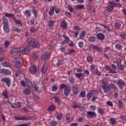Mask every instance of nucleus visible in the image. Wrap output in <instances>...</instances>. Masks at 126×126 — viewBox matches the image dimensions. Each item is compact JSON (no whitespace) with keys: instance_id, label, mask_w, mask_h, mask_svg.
Instances as JSON below:
<instances>
[{"instance_id":"61","label":"nucleus","mask_w":126,"mask_h":126,"mask_svg":"<svg viewBox=\"0 0 126 126\" xmlns=\"http://www.w3.org/2000/svg\"><path fill=\"white\" fill-rule=\"evenodd\" d=\"M102 83L103 84H107V83H108V80H107V79H103L102 80Z\"/></svg>"},{"instance_id":"32","label":"nucleus","mask_w":126,"mask_h":126,"mask_svg":"<svg viewBox=\"0 0 126 126\" xmlns=\"http://www.w3.org/2000/svg\"><path fill=\"white\" fill-rule=\"evenodd\" d=\"M109 3L110 4V6H111V7H112L113 8L117 6V4L113 1H110Z\"/></svg>"},{"instance_id":"34","label":"nucleus","mask_w":126,"mask_h":126,"mask_svg":"<svg viewBox=\"0 0 126 126\" xmlns=\"http://www.w3.org/2000/svg\"><path fill=\"white\" fill-rule=\"evenodd\" d=\"M5 16H6L7 17H12V18H15V17H14V14H10V13H5Z\"/></svg>"},{"instance_id":"57","label":"nucleus","mask_w":126,"mask_h":126,"mask_svg":"<svg viewBox=\"0 0 126 126\" xmlns=\"http://www.w3.org/2000/svg\"><path fill=\"white\" fill-rule=\"evenodd\" d=\"M109 71L110 73H117V71H116L115 69L110 68V69L109 70Z\"/></svg>"},{"instance_id":"44","label":"nucleus","mask_w":126,"mask_h":126,"mask_svg":"<svg viewBox=\"0 0 126 126\" xmlns=\"http://www.w3.org/2000/svg\"><path fill=\"white\" fill-rule=\"evenodd\" d=\"M85 36V32L83 31L80 34V39H83V38H84Z\"/></svg>"},{"instance_id":"13","label":"nucleus","mask_w":126,"mask_h":126,"mask_svg":"<svg viewBox=\"0 0 126 126\" xmlns=\"http://www.w3.org/2000/svg\"><path fill=\"white\" fill-rule=\"evenodd\" d=\"M118 85H119L121 89H123V87H124L125 85V81L122 80H119L118 82Z\"/></svg>"},{"instance_id":"46","label":"nucleus","mask_w":126,"mask_h":126,"mask_svg":"<svg viewBox=\"0 0 126 126\" xmlns=\"http://www.w3.org/2000/svg\"><path fill=\"white\" fill-rule=\"evenodd\" d=\"M95 38L94 36L89 37V41L90 42H95Z\"/></svg>"},{"instance_id":"2","label":"nucleus","mask_w":126,"mask_h":126,"mask_svg":"<svg viewBox=\"0 0 126 126\" xmlns=\"http://www.w3.org/2000/svg\"><path fill=\"white\" fill-rule=\"evenodd\" d=\"M13 63H15V67H21V63L22 62V59L21 58L17 57L13 59Z\"/></svg>"},{"instance_id":"5","label":"nucleus","mask_w":126,"mask_h":126,"mask_svg":"<svg viewBox=\"0 0 126 126\" xmlns=\"http://www.w3.org/2000/svg\"><path fill=\"white\" fill-rule=\"evenodd\" d=\"M1 80L2 82H5L8 87H10V83H11V80H10V78L5 77V78H2Z\"/></svg>"},{"instance_id":"14","label":"nucleus","mask_w":126,"mask_h":126,"mask_svg":"<svg viewBox=\"0 0 126 126\" xmlns=\"http://www.w3.org/2000/svg\"><path fill=\"white\" fill-rule=\"evenodd\" d=\"M54 99H55V102L57 103V105L60 106V105H61V103L62 102L61 101V98H60V97L58 96H54Z\"/></svg>"},{"instance_id":"6","label":"nucleus","mask_w":126,"mask_h":126,"mask_svg":"<svg viewBox=\"0 0 126 126\" xmlns=\"http://www.w3.org/2000/svg\"><path fill=\"white\" fill-rule=\"evenodd\" d=\"M87 116L89 118H90V119H92L93 118H95L96 117H97V114H96V113H95V112H87Z\"/></svg>"},{"instance_id":"24","label":"nucleus","mask_w":126,"mask_h":126,"mask_svg":"<svg viewBox=\"0 0 126 126\" xmlns=\"http://www.w3.org/2000/svg\"><path fill=\"white\" fill-rule=\"evenodd\" d=\"M75 9H83L84 5H76L74 6Z\"/></svg>"},{"instance_id":"1","label":"nucleus","mask_w":126,"mask_h":126,"mask_svg":"<svg viewBox=\"0 0 126 126\" xmlns=\"http://www.w3.org/2000/svg\"><path fill=\"white\" fill-rule=\"evenodd\" d=\"M21 53L22 54L26 53V49L24 47H21L20 48H13L10 52V53L12 55L14 53Z\"/></svg>"},{"instance_id":"55","label":"nucleus","mask_w":126,"mask_h":126,"mask_svg":"<svg viewBox=\"0 0 126 126\" xmlns=\"http://www.w3.org/2000/svg\"><path fill=\"white\" fill-rule=\"evenodd\" d=\"M92 97V93H89V94H88L87 95V98L88 99V100L90 99Z\"/></svg>"},{"instance_id":"41","label":"nucleus","mask_w":126,"mask_h":126,"mask_svg":"<svg viewBox=\"0 0 126 126\" xmlns=\"http://www.w3.org/2000/svg\"><path fill=\"white\" fill-rule=\"evenodd\" d=\"M24 14H27L28 16L30 17L31 16V13H30V11L28 10H26L25 12H24Z\"/></svg>"},{"instance_id":"48","label":"nucleus","mask_w":126,"mask_h":126,"mask_svg":"<svg viewBox=\"0 0 126 126\" xmlns=\"http://www.w3.org/2000/svg\"><path fill=\"white\" fill-rule=\"evenodd\" d=\"M110 122L111 123V125L113 126H114V125H116V123H117V121H116V120L113 118L110 119Z\"/></svg>"},{"instance_id":"26","label":"nucleus","mask_w":126,"mask_h":126,"mask_svg":"<svg viewBox=\"0 0 126 126\" xmlns=\"http://www.w3.org/2000/svg\"><path fill=\"white\" fill-rule=\"evenodd\" d=\"M123 48V46L121 45V44H117L115 45V49L118 50V51H122Z\"/></svg>"},{"instance_id":"64","label":"nucleus","mask_w":126,"mask_h":126,"mask_svg":"<svg viewBox=\"0 0 126 126\" xmlns=\"http://www.w3.org/2000/svg\"><path fill=\"white\" fill-rule=\"evenodd\" d=\"M121 37H122V40H125L126 37V34H121Z\"/></svg>"},{"instance_id":"63","label":"nucleus","mask_w":126,"mask_h":126,"mask_svg":"<svg viewBox=\"0 0 126 126\" xmlns=\"http://www.w3.org/2000/svg\"><path fill=\"white\" fill-rule=\"evenodd\" d=\"M16 108H20L21 107V103L18 102L16 104Z\"/></svg>"},{"instance_id":"52","label":"nucleus","mask_w":126,"mask_h":126,"mask_svg":"<svg viewBox=\"0 0 126 126\" xmlns=\"http://www.w3.org/2000/svg\"><path fill=\"white\" fill-rule=\"evenodd\" d=\"M10 45V42H9L8 41H6L4 43V46L5 48H8V46Z\"/></svg>"},{"instance_id":"9","label":"nucleus","mask_w":126,"mask_h":126,"mask_svg":"<svg viewBox=\"0 0 126 126\" xmlns=\"http://www.w3.org/2000/svg\"><path fill=\"white\" fill-rule=\"evenodd\" d=\"M35 41V39L34 38H29L28 40V46L29 47H32Z\"/></svg>"},{"instance_id":"42","label":"nucleus","mask_w":126,"mask_h":126,"mask_svg":"<svg viewBox=\"0 0 126 126\" xmlns=\"http://www.w3.org/2000/svg\"><path fill=\"white\" fill-rule=\"evenodd\" d=\"M109 87H110V89L113 88V89H115V90H118V88H117V86L114 84H111L109 85Z\"/></svg>"},{"instance_id":"37","label":"nucleus","mask_w":126,"mask_h":126,"mask_svg":"<svg viewBox=\"0 0 126 126\" xmlns=\"http://www.w3.org/2000/svg\"><path fill=\"white\" fill-rule=\"evenodd\" d=\"M73 53H75V50L74 49L70 50L68 53H65V56H67V55H71V54H73Z\"/></svg>"},{"instance_id":"45","label":"nucleus","mask_w":126,"mask_h":126,"mask_svg":"<svg viewBox=\"0 0 126 126\" xmlns=\"http://www.w3.org/2000/svg\"><path fill=\"white\" fill-rule=\"evenodd\" d=\"M118 105L120 109H122V108H123V101L121 100H119Z\"/></svg>"},{"instance_id":"49","label":"nucleus","mask_w":126,"mask_h":126,"mask_svg":"<svg viewBox=\"0 0 126 126\" xmlns=\"http://www.w3.org/2000/svg\"><path fill=\"white\" fill-rule=\"evenodd\" d=\"M87 61L89 62V63H92V62L93 61V60L92 59V57L89 56L87 58Z\"/></svg>"},{"instance_id":"27","label":"nucleus","mask_w":126,"mask_h":126,"mask_svg":"<svg viewBox=\"0 0 126 126\" xmlns=\"http://www.w3.org/2000/svg\"><path fill=\"white\" fill-rule=\"evenodd\" d=\"M26 81L27 82V84L28 86V87H29L30 88L32 87V82H31V81H30V80L28 79H26Z\"/></svg>"},{"instance_id":"54","label":"nucleus","mask_w":126,"mask_h":126,"mask_svg":"<svg viewBox=\"0 0 126 126\" xmlns=\"http://www.w3.org/2000/svg\"><path fill=\"white\" fill-rule=\"evenodd\" d=\"M15 22H16V24H18V26H22V24L20 22V21L15 19Z\"/></svg>"},{"instance_id":"40","label":"nucleus","mask_w":126,"mask_h":126,"mask_svg":"<svg viewBox=\"0 0 126 126\" xmlns=\"http://www.w3.org/2000/svg\"><path fill=\"white\" fill-rule=\"evenodd\" d=\"M113 7L108 6L106 8V11H107L108 12H111V11L113 10Z\"/></svg>"},{"instance_id":"25","label":"nucleus","mask_w":126,"mask_h":126,"mask_svg":"<svg viewBox=\"0 0 126 126\" xmlns=\"http://www.w3.org/2000/svg\"><path fill=\"white\" fill-rule=\"evenodd\" d=\"M117 66L120 69H125V65L121 64V60H119V62L117 63Z\"/></svg>"},{"instance_id":"53","label":"nucleus","mask_w":126,"mask_h":126,"mask_svg":"<svg viewBox=\"0 0 126 126\" xmlns=\"http://www.w3.org/2000/svg\"><path fill=\"white\" fill-rule=\"evenodd\" d=\"M80 96H81V97H85L86 95V93H85V91L81 92L80 94Z\"/></svg>"},{"instance_id":"16","label":"nucleus","mask_w":126,"mask_h":126,"mask_svg":"<svg viewBox=\"0 0 126 126\" xmlns=\"http://www.w3.org/2000/svg\"><path fill=\"white\" fill-rule=\"evenodd\" d=\"M55 25V21H50L48 22V26L50 30H52L54 28V25Z\"/></svg>"},{"instance_id":"12","label":"nucleus","mask_w":126,"mask_h":126,"mask_svg":"<svg viewBox=\"0 0 126 126\" xmlns=\"http://www.w3.org/2000/svg\"><path fill=\"white\" fill-rule=\"evenodd\" d=\"M63 37L65 39L62 42V44H67L69 42V38L67 35L64 34L63 35Z\"/></svg>"},{"instance_id":"15","label":"nucleus","mask_w":126,"mask_h":126,"mask_svg":"<svg viewBox=\"0 0 126 126\" xmlns=\"http://www.w3.org/2000/svg\"><path fill=\"white\" fill-rule=\"evenodd\" d=\"M85 76V75L83 73H77L75 74V77L79 78V79H83V78Z\"/></svg>"},{"instance_id":"30","label":"nucleus","mask_w":126,"mask_h":126,"mask_svg":"<svg viewBox=\"0 0 126 126\" xmlns=\"http://www.w3.org/2000/svg\"><path fill=\"white\" fill-rule=\"evenodd\" d=\"M2 95L5 98H6V99H7V98H8V92H7V91H4L2 93Z\"/></svg>"},{"instance_id":"20","label":"nucleus","mask_w":126,"mask_h":126,"mask_svg":"<svg viewBox=\"0 0 126 126\" xmlns=\"http://www.w3.org/2000/svg\"><path fill=\"white\" fill-rule=\"evenodd\" d=\"M61 26L63 29H66L67 28V23L65 21H63L61 24Z\"/></svg>"},{"instance_id":"8","label":"nucleus","mask_w":126,"mask_h":126,"mask_svg":"<svg viewBox=\"0 0 126 126\" xmlns=\"http://www.w3.org/2000/svg\"><path fill=\"white\" fill-rule=\"evenodd\" d=\"M30 71L32 74H35L37 72V68L34 65H32L30 67Z\"/></svg>"},{"instance_id":"59","label":"nucleus","mask_w":126,"mask_h":126,"mask_svg":"<svg viewBox=\"0 0 126 126\" xmlns=\"http://www.w3.org/2000/svg\"><path fill=\"white\" fill-rule=\"evenodd\" d=\"M57 64V65H62L63 64V62L62 60H58Z\"/></svg>"},{"instance_id":"21","label":"nucleus","mask_w":126,"mask_h":126,"mask_svg":"<svg viewBox=\"0 0 126 126\" xmlns=\"http://www.w3.org/2000/svg\"><path fill=\"white\" fill-rule=\"evenodd\" d=\"M97 112L98 114H100L101 116H103V115L105 114V109L99 107L97 108Z\"/></svg>"},{"instance_id":"31","label":"nucleus","mask_w":126,"mask_h":126,"mask_svg":"<svg viewBox=\"0 0 126 126\" xmlns=\"http://www.w3.org/2000/svg\"><path fill=\"white\" fill-rule=\"evenodd\" d=\"M55 9H56V7L55 6H53L51 8L50 11L49 12L50 15H53V14H54V12H55Z\"/></svg>"},{"instance_id":"23","label":"nucleus","mask_w":126,"mask_h":126,"mask_svg":"<svg viewBox=\"0 0 126 126\" xmlns=\"http://www.w3.org/2000/svg\"><path fill=\"white\" fill-rule=\"evenodd\" d=\"M32 48H39L40 45H39V41L37 40H34L33 42V44H32Z\"/></svg>"},{"instance_id":"36","label":"nucleus","mask_w":126,"mask_h":126,"mask_svg":"<svg viewBox=\"0 0 126 126\" xmlns=\"http://www.w3.org/2000/svg\"><path fill=\"white\" fill-rule=\"evenodd\" d=\"M69 81L70 83H71L72 84H73V83L75 82V79L73 77H71L69 78Z\"/></svg>"},{"instance_id":"60","label":"nucleus","mask_w":126,"mask_h":126,"mask_svg":"<svg viewBox=\"0 0 126 126\" xmlns=\"http://www.w3.org/2000/svg\"><path fill=\"white\" fill-rule=\"evenodd\" d=\"M51 125L53 126H56L57 125V123L56 121H52L51 122Z\"/></svg>"},{"instance_id":"43","label":"nucleus","mask_w":126,"mask_h":126,"mask_svg":"<svg viewBox=\"0 0 126 126\" xmlns=\"http://www.w3.org/2000/svg\"><path fill=\"white\" fill-rule=\"evenodd\" d=\"M7 102L8 103V104H10L11 108H12L13 109H15V108L16 107V104H12L11 103H10L9 101H8V100L7 101Z\"/></svg>"},{"instance_id":"28","label":"nucleus","mask_w":126,"mask_h":126,"mask_svg":"<svg viewBox=\"0 0 126 126\" xmlns=\"http://www.w3.org/2000/svg\"><path fill=\"white\" fill-rule=\"evenodd\" d=\"M23 92L26 95H30V93H31V91L29 89H25L24 90Z\"/></svg>"},{"instance_id":"4","label":"nucleus","mask_w":126,"mask_h":126,"mask_svg":"<svg viewBox=\"0 0 126 126\" xmlns=\"http://www.w3.org/2000/svg\"><path fill=\"white\" fill-rule=\"evenodd\" d=\"M50 57V53L49 52H44L41 55L42 62H45Z\"/></svg>"},{"instance_id":"62","label":"nucleus","mask_w":126,"mask_h":126,"mask_svg":"<svg viewBox=\"0 0 126 126\" xmlns=\"http://www.w3.org/2000/svg\"><path fill=\"white\" fill-rule=\"evenodd\" d=\"M90 108L91 110H92V111H95V110H96V106L94 105H91L90 106Z\"/></svg>"},{"instance_id":"7","label":"nucleus","mask_w":126,"mask_h":126,"mask_svg":"<svg viewBox=\"0 0 126 126\" xmlns=\"http://www.w3.org/2000/svg\"><path fill=\"white\" fill-rule=\"evenodd\" d=\"M0 73L5 74V75H10V74H11V72L9 70L1 69L0 71Z\"/></svg>"},{"instance_id":"58","label":"nucleus","mask_w":126,"mask_h":126,"mask_svg":"<svg viewBox=\"0 0 126 126\" xmlns=\"http://www.w3.org/2000/svg\"><path fill=\"white\" fill-rule=\"evenodd\" d=\"M57 90H58V87H57V86H53L52 87V91L55 92L57 91Z\"/></svg>"},{"instance_id":"51","label":"nucleus","mask_w":126,"mask_h":126,"mask_svg":"<svg viewBox=\"0 0 126 126\" xmlns=\"http://www.w3.org/2000/svg\"><path fill=\"white\" fill-rule=\"evenodd\" d=\"M68 87V86H67V85H65V84H62V85H61V88L62 89H63V88L64 89H65L66 88H67Z\"/></svg>"},{"instance_id":"38","label":"nucleus","mask_w":126,"mask_h":126,"mask_svg":"<svg viewBox=\"0 0 126 126\" xmlns=\"http://www.w3.org/2000/svg\"><path fill=\"white\" fill-rule=\"evenodd\" d=\"M88 9L92 12H95V9H94V7L91 6H88Z\"/></svg>"},{"instance_id":"33","label":"nucleus","mask_w":126,"mask_h":126,"mask_svg":"<svg viewBox=\"0 0 126 126\" xmlns=\"http://www.w3.org/2000/svg\"><path fill=\"white\" fill-rule=\"evenodd\" d=\"M72 90L74 94H78V88L76 87H73Z\"/></svg>"},{"instance_id":"47","label":"nucleus","mask_w":126,"mask_h":126,"mask_svg":"<svg viewBox=\"0 0 126 126\" xmlns=\"http://www.w3.org/2000/svg\"><path fill=\"white\" fill-rule=\"evenodd\" d=\"M78 46L79 48H83V46H84V43H83V41L79 42Z\"/></svg>"},{"instance_id":"29","label":"nucleus","mask_w":126,"mask_h":126,"mask_svg":"<svg viewBox=\"0 0 126 126\" xmlns=\"http://www.w3.org/2000/svg\"><path fill=\"white\" fill-rule=\"evenodd\" d=\"M15 119L16 121H18V120H27V118L24 117V116H23V117H17L16 116H15Z\"/></svg>"},{"instance_id":"10","label":"nucleus","mask_w":126,"mask_h":126,"mask_svg":"<svg viewBox=\"0 0 126 126\" xmlns=\"http://www.w3.org/2000/svg\"><path fill=\"white\" fill-rule=\"evenodd\" d=\"M103 89L104 90V93H109V92H110V91L111 90V88L110 86H107L106 85H104L103 86Z\"/></svg>"},{"instance_id":"18","label":"nucleus","mask_w":126,"mask_h":126,"mask_svg":"<svg viewBox=\"0 0 126 126\" xmlns=\"http://www.w3.org/2000/svg\"><path fill=\"white\" fill-rule=\"evenodd\" d=\"M97 38L99 40H104L105 39V35L103 33H99L97 34Z\"/></svg>"},{"instance_id":"50","label":"nucleus","mask_w":126,"mask_h":126,"mask_svg":"<svg viewBox=\"0 0 126 126\" xmlns=\"http://www.w3.org/2000/svg\"><path fill=\"white\" fill-rule=\"evenodd\" d=\"M47 66H46V65H44L43 66V69H42L43 73H46V71H47Z\"/></svg>"},{"instance_id":"35","label":"nucleus","mask_w":126,"mask_h":126,"mask_svg":"<svg viewBox=\"0 0 126 126\" xmlns=\"http://www.w3.org/2000/svg\"><path fill=\"white\" fill-rule=\"evenodd\" d=\"M1 64L3 65V66H6V67L10 66V63L8 62H3L1 63Z\"/></svg>"},{"instance_id":"56","label":"nucleus","mask_w":126,"mask_h":126,"mask_svg":"<svg viewBox=\"0 0 126 126\" xmlns=\"http://www.w3.org/2000/svg\"><path fill=\"white\" fill-rule=\"evenodd\" d=\"M115 26L116 28L119 29L121 27V23H116L115 24Z\"/></svg>"},{"instance_id":"3","label":"nucleus","mask_w":126,"mask_h":126,"mask_svg":"<svg viewBox=\"0 0 126 126\" xmlns=\"http://www.w3.org/2000/svg\"><path fill=\"white\" fill-rule=\"evenodd\" d=\"M3 30L6 33L9 32V27H8V21L7 19L3 18Z\"/></svg>"},{"instance_id":"39","label":"nucleus","mask_w":126,"mask_h":126,"mask_svg":"<svg viewBox=\"0 0 126 126\" xmlns=\"http://www.w3.org/2000/svg\"><path fill=\"white\" fill-rule=\"evenodd\" d=\"M56 45V43H54L53 42H52L50 44H49L47 46L48 49H52L54 46Z\"/></svg>"},{"instance_id":"19","label":"nucleus","mask_w":126,"mask_h":126,"mask_svg":"<svg viewBox=\"0 0 126 126\" xmlns=\"http://www.w3.org/2000/svg\"><path fill=\"white\" fill-rule=\"evenodd\" d=\"M40 84L39 82H38V81H35L34 82V86L33 87V89L34 91H38V90L39 89V87H38V85Z\"/></svg>"},{"instance_id":"11","label":"nucleus","mask_w":126,"mask_h":126,"mask_svg":"<svg viewBox=\"0 0 126 126\" xmlns=\"http://www.w3.org/2000/svg\"><path fill=\"white\" fill-rule=\"evenodd\" d=\"M70 87L69 86L67 87L64 90V94L66 96H68L69 95V94L70 93Z\"/></svg>"},{"instance_id":"22","label":"nucleus","mask_w":126,"mask_h":126,"mask_svg":"<svg viewBox=\"0 0 126 126\" xmlns=\"http://www.w3.org/2000/svg\"><path fill=\"white\" fill-rule=\"evenodd\" d=\"M55 110H56V106H55V105L54 104L50 105L48 108V111H50L51 112H53Z\"/></svg>"},{"instance_id":"17","label":"nucleus","mask_w":126,"mask_h":126,"mask_svg":"<svg viewBox=\"0 0 126 126\" xmlns=\"http://www.w3.org/2000/svg\"><path fill=\"white\" fill-rule=\"evenodd\" d=\"M91 48L93 49L94 50H96V51H98V52H102L103 48H99L97 45H92Z\"/></svg>"}]
</instances>
